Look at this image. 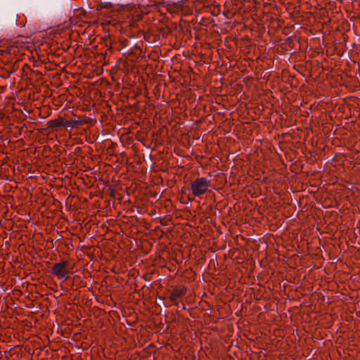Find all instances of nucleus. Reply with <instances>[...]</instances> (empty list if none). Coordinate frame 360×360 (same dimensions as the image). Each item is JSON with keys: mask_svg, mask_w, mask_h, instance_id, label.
<instances>
[{"mask_svg": "<svg viewBox=\"0 0 360 360\" xmlns=\"http://www.w3.org/2000/svg\"><path fill=\"white\" fill-rule=\"evenodd\" d=\"M191 191L195 196H200L212 189L211 180L208 177H199L191 183Z\"/></svg>", "mask_w": 360, "mask_h": 360, "instance_id": "obj_1", "label": "nucleus"}, {"mask_svg": "<svg viewBox=\"0 0 360 360\" xmlns=\"http://www.w3.org/2000/svg\"><path fill=\"white\" fill-rule=\"evenodd\" d=\"M51 272L56 275L59 279L66 280L68 278L67 274L69 272L68 262L67 261H61L55 263L52 266Z\"/></svg>", "mask_w": 360, "mask_h": 360, "instance_id": "obj_2", "label": "nucleus"}, {"mask_svg": "<svg viewBox=\"0 0 360 360\" xmlns=\"http://www.w3.org/2000/svg\"><path fill=\"white\" fill-rule=\"evenodd\" d=\"M184 293L185 292L184 290L175 289L170 295V300L174 302L179 297L184 295Z\"/></svg>", "mask_w": 360, "mask_h": 360, "instance_id": "obj_3", "label": "nucleus"}, {"mask_svg": "<svg viewBox=\"0 0 360 360\" xmlns=\"http://www.w3.org/2000/svg\"><path fill=\"white\" fill-rule=\"evenodd\" d=\"M143 210V207L132 206L131 207L127 210V213H134L135 211H136L138 213H141Z\"/></svg>", "mask_w": 360, "mask_h": 360, "instance_id": "obj_4", "label": "nucleus"}, {"mask_svg": "<svg viewBox=\"0 0 360 360\" xmlns=\"http://www.w3.org/2000/svg\"><path fill=\"white\" fill-rule=\"evenodd\" d=\"M150 4L153 5H157L158 4H161V0H148Z\"/></svg>", "mask_w": 360, "mask_h": 360, "instance_id": "obj_5", "label": "nucleus"}, {"mask_svg": "<svg viewBox=\"0 0 360 360\" xmlns=\"http://www.w3.org/2000/svg\"><path fill=\"white\" fill-rule=\"evenodd\" d=\"M75 204H68V203H65V206L66 207L68 208V205H70V208H71L72 207H73L74 209L76 208V207L75 206Z\"/></svg>", "mask_w": 360, "mask_h": 360, "instance_id": "obj_6", "label": "nucleus"}, {"mask_svg": "<svg viewBox=\"0 0 360 360\" xmlns=\"http://www.w3.org/2000/svg\"><path fill=\"white\" fill-rule=\"evenodd\" d=\"M335 205H337V208H338V209H339V210H340V205H341L342 204L338 203V204H335Z\"/></svg>", "mask_w": 360, "mask_h": 360, "instance_id": "obj_7", "label": "nucleus"}, {"mask_svg": "<svg viewBox=\"0 0 360 360\" xmlns=\"http://www.w3.org/2000/svg\"><path fill=\"white\" fill-rule=\"evenodd\" d=\"M124 202H130V200H126V201H124Z\"/></svg>", "mask_w": 360, "mask_h": 360, "instance_id": "obj_8", "label": "nucleus"}, {"mask_svg": "<svg viewBox=\"0 0 360 360\" xmlns=\"http://www.w3.org/2000/svg\"><path fill=\"white\" fill-rule=\"evenodd\" d=\"M134 215H129L128 216V217H134Z\"/></svg>", "mask_w": 360, "mask_h": 360, "instance_id": "obj_9", "label": "nucleus"}]
</instances>
